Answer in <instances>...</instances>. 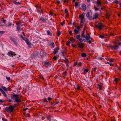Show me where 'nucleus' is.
Returning a JSON list of instances; mask_svg holds the SVG:
<instances>
[{
  "mask_svg": "<svg viewBox=\"0 0 121 121\" xmlns=\"http://www.w3.org/2000/svg\"><path fill=\"white\" fill-rule=\"evenodd\" d=\"M19 96L16 94H13L11 96V98L13 99H15L16 102H20L22 101L21 99H19Z\"/></svg>",
  "mask_w": 121,
  "mask_h": 121,
  "instance_id": "f257e3e1",
  "label": "nucleus"
},
{
  "mask_svg": "<svg viewBox=\"0 0 121 121\" xmlns=\"http://www.w3.org/2000/svg\"><path fill=\"white\" fill-rule=\"evenodd\" d=\"M14 109V107L12 105H10L8 107H6L4 108V110L6 112L9 113L12 112Z\"/></svg>",
  "mask_w": 121,
  "mask_h": 121,
  "instance_id": "f03ea898",
  "label": "nucleus"
},
{
  "mask_svg": "<svg viewBox=\"0 0 121 121\" xmlns=\"http://www.w3.org/2000/svg\"><path fill=\"white\" fill-rule=\"evenodd\" d=\"M35 7L36 9H37V11L40 15L42 13H43V11L42 9H41V7L40 6V5L39 4H37L35 5Z\"/></svg>",
  "mask_w": 121,
  "mask_h": 121,
  "instance_id": "7ed1b4c3",
  "label": "nucleus"
},
{
  "mask_svg": "<svg viewBox=\"0 0 121 121\" xmlns=\"http://www.w3.org/2000/svg\"><path fill=\"white\" fill-rule=\"evenodd\" d=\"M79 18H80L81 21L80 22V24H81V23H83L85 21V19L84 18V16L82 14L79 15Z\"/></svg>",
  "mask_w": 121,
  "mask_h": 121,
  "instance_id": "20e7f679",
  "label": "nucleus"
},
{
  "mask_svg": "<svg viewBox=\"0 0 121 121\" xmlns=\"http://www.w3.org/2000/svg\"><path fill=\"white\" fill-rule=\"evenodd\" d=\"M22 39L25 41L26 43L28 45L29 47H31V43L30 42V41L28 39H27L26 37H24V38L23 39Z\"/></svg>",
  "mask_w": 121,
  "mask_h": 121,
  "instance_id": "39448f33",
  "label": "nucleus"
},
{
  "mask_svg": "<svg viewBox=\"0 0 121 121\" xmlns=\"http://www.w3.org/2000/svg\"><path fill=\"white\" fill-rule=\"evenodd\" d=\"M7 55L9 56H11L12 57H13V56H15L16 54L15 52L10 51L8 52Z\"/></svg>",
  "mask_w": 121,
  "mask_h": 121,
  "instance_id": "423d86ee",
  "label": "nucleus"
},
{
  "mask_svg": "<svg viewBox=\"0 0 121 121\" xmlns=\"http://www.w3.org/2000/svg\"><path fill=\"white\" fill-rule=\"evenodd\" d=\"M109 47L111 49L114 50H116L118 49V46L117 45H115L114 46H112L111 45H110Z\"/></svg>",
  "mask_w": 121,
  "mask_h": 121,
  "instance_id": "0eeeda50",
  "label": "nucleus"
},
{
  "mask_svg": "<svg viewBox=\"0 0 121 121\" xmlns=\"http://www.w3.org/2000/svg\"><path fill=\"white\" fill-rule=\"evenodd\" d=\"M96 6L95 5H94V6L95 10L96 11L97 10H99L98 9L99 8H100V7H101V4H99V5L98 4H96Z\"/></svg>",
  "mask_w": 121,
  "mask_h": 121,
  "instance_id": "6e6552de",
  "label": "nucleus"
},
{
  "mask_svg": "<svg viewBox=\"0 0 121 121\" xmlns=\"http://www.w3.org/2000/svg\"><path fill=\"white\" fill-rule=\"evenodd\" d=\"M47 120H49V121H52L53 119V117L50 116H48L47 117Z\"/></svg>",
  "mask_w": 121,
  "mask_h": 121,
  "instance_id": "1a4fd4ad",
  "label": "nucleus"
},
{
  "mask_svg": "<svg viewBox=\"0 0 121 121\" xmlns=\"http://www.w3.org/2000/svg\"><path fill=\"white\" fill-rule=\"evenodd\" d=\"M10 39H11L12 41L13 42L14 44L15 45H17V43L16 41V39L12 37H10Z\"/></svg>",
  "mask_w": 121,
  "mask_h": 121,
  "instance_id": "9d476101",
  "label": "nucleus"
},
{
  "mask_svg": "<svg viewBox=\"0 0 121 121\" xmlns=\"http://www.w3.org/2000/svg\"><path fill=\"white\" fill-rule=\"evenodd\" d=\"M96 26L100 30L102 29L103 27L102 24L100 23H98V24L96 25Z\"/></svg>",
  "mask_w": 121,
  "mask_h": 121,
  "instance_id": "9b49d317",
  "label": "nucleus"
},
{
  "mask_svg": "<svg viewBox=\"0 0 121 121\" xmlns=\"http://www.w3.org/2000/svg\"><path fill=\"white\" fill-rule=\"evenodd\" d=\"M82 9L83 11H85L86 10V5L84 4H82L81 6Z\"/></svg>",
  "mask_w": 121,
  "mask_h": 121,
  "instance_id": "f8f14e48",
  "label": "nucleus"
},
{
  "mask_svg": "<svg viewBox=\"0 0 121 121\" xmlns=\"http://www.w3.org/2000/svg\"><path fill=\"white\" fill-rule=\"evenodd\" d=\"M80 35H78L76 37L77 39H78L79 41L81 42H83V40L81 38H80Z\"/></svg>",
  "mask_w": 121,
  "mask_h": 121,
  "instance_id": "ddd939ff",
  "label": "nucleus"
},
{
  "mask_svg": "<svg viewBox=\"0 0 121 121\" xmlns=\"http://www.w3.org/2000/svg\"><path fill=\"white\" fill-rule=\"evenodd\" d=\"M16 31H20L23 30L22 28H21L20 27V26H17L16 27Z\"/></svg>",
  "mask_w": 121,
  "mask_h": 121,
  "instance_id": "4468645a",
  "label": "nucleus"
},
{
  "mask_svg": "<svg viewBox=\"0 0 121 121\" xmlns=\"http://www.w3.org/2000/svg\"><path fill=\"white\" fill-rule=\"evenodd\" d=\"M78 46L79 48H82L84 47V45L83 43H80L78 44Z\"/></svg>",
  "mask_w": 121,
  "mask_h": 121,
  "instance_id": "2eb2a0df",
  "label": "nucleus"
},
{
  "mask_svg": "<svg viewBox=\"0 0 121 121\" xmlns=\"http://www.w3.org/2000/svg\"><path fill=\"white\" fill-rule=\"evenodd\" d=\"M0 91L1 92V93H2L3 95L5 97H7V95H6V94L4 92V91L1 88H0Z\"/></svg>",
  "mask_w": 121,
  "mask_h": 121,
  "instance_id": "dca6fc26",
  "label": "nucleus"
},
{
  "mask_svg": "<svg viewBox=\"0 0 121 121\" xmlns=\"http://www.w3.org/2000/svg\"><path fill=\"white\" fill-rule=\"evenodd\" d=\"M59 49V48H55L54 50L53 53L54 54H56L58 52V51Z\"/></svg>",
  "mask_w": 121,
  "mask_h": 121,
  "instance_id": "f3484780",
  "label": "nucleus"
},
{
  "mask_svg": "<svg viewBox=\"0 0 121 121\" xmlns=\"http://www.w3.org/2000/svg\"><path fill=\"white\" fill-rule=\"evenodd\" d=\"M98 16V14L97 13H96L95 14L93 15V19H96L97 18Z\"/></svg>",
  "mask_w": 121,
  "mask_h": 121,
  "instance_id": "a211bd4d",
  "label": "nucleus"
},
{
  "mask_svg": "<svg viewBox=\"0 0 121 121\" xmlns=\"http://www.w3.org/2000/svg\"><path fill=\"white\" fill-rule=\"evenodd\" d=\"M86 39L87 40H89L90 39L91 37L89 35V34H88L86 36V37H85Z\"/></svg>",
  "mask_w": 121,
  "mask_h": 121,
  "instance_id": "6ab92c4d",
  "label": "nucleus"
},
{
  "mask_svg": "<svg viewBox=\"0 0 121 121\" xmlns=\"http://www.w3.org/2000/svg\"><path fill=\"white\" fill-rule=\"evenodd\" d=\"M45 18H44L42 17H41L40 18V20H41L43 22H46V20L45 19Z\"/></svg>",
  "mask_w": 121,
  "mask_h": 121,
  "instance_id": "aec40b11",
  "label": "nucleus"
},
{
  "mask_svg": "<svg viewBox=\"0 0 121 121\" xmlns=\"http://www.w3.org/2000/svg\"><path fill=\"white\" fill-rule=\"evenodd\" d=\"M116 69H117V70L115 71V72L116 73H118L119 72L118 71L121 70V69H119L118 66L117 67Z\"/></svg>",
  "mask_w": 121,
  "mask_h": 121,
  "instance_id": "412c9836",
  "label": "nucleus"
},
{
  "mask_svg": "<svg viewBox=\"0 0 121 121\" xmlns=\"http://www.w3.org/2000/svg\"><path fill=\"white\" fill-rule=\"evenodd\" d=\"M12 25V23H11L9 22V24L8 25L6 24L5 25L6 26V27H10L11 25Z\"/></svg>",
  "mask_w": 121,
  "mask_h": 121,
  "instance_id": "4be33fe9",
  "label": "nucleus"
},
{
  "mask_svg": "<svg viewBox=\"0 0 121 121\" xmlns=\"http://www.w3.org/2000/svg\"><path fill=\"white\" fill-rule=\"evenodd\" d=\"M69 39L71 42H74L75 41V39L73 37H71Z\"/></svg>",
  "mask_w": 121,
  "mask_h": 121,
  "instance_id": "5701e85b",
  "label": "nucleus"
},
{
  "mask_svg": "<svg viewBox=\"0 0 121 121\" xmlns=\"http://www.w3.org/2000/svg\"><path fill=\"white\" fill-rule=\"evenodd\" d=\"M81 56L83 57H86L87 56V55L85 53H82L81 55Z\"/></svg>",
  "mask_w": 121,
  "mask_h": 121,
  "instance_id": "b1692460",
  "label": "nucleus"
},
{
  "mask_svg": "<svg viewBox=\"0 0 121 121\" xmlns=\"http://www.w3.org/2000/svg\"><path fill=\"white\" fill-rule=\"evenodd\" d=\"M45 64L47 66H49L51 65V63L49 62H45Z\"/></svg>",
  "mask_w": 121,
  "mask_h": 121,
  "instance_id": "393cba45",
  "label": "nucleus"
},
{
  "mask_svg": "<svg viewBox=\"0 0 121 121\" xmlns=\"http://www.w3.org/2000/svg\"><path fill=\"white\" fill-rule=\"evenodd\" d=\"M17 1H13V3L16 5L19 4H20L19 2H17Z\"/></svg>",
  "mask_w": 121,
  "mask_h": 121,
  "instance_id": "a878e982",
  "label": "nucleus"
},
{
  "mask_svg": "<svg viewBox=\"0 0 121 121\" xmlns=\"http://www.w3.org/2000/svg\"><path fill=\"white\" fill-rule=\"evenodd\" d=\"M5 33V31H0V37L1 36L3 35Z\"/></svg>",
  "mask_w": 121,
  "mask_h": 121,
  "instance_id": "bb28decb",
  "label": "nucleus"
},
{
  "mask_svg": "<svg viewBox=\"0 0 121 121\" xmlns=\"http://www.w3.org/2000/svg\"><path fill=\"white\" fill-rule=\"evenodd\" d=\"M1 88L4 91H7V88L5 87L2 86L1 87Z\"/></svg>",
  "mask_w": 121,
  "mask_h": 121,
  "instance_id": "cd10ccee",
  "label": "nucleus"
},
{
  "mask_svg": "<svg viewBox=\"0 0 121 121\" xmlns=\"http://www.w3.org/2000/svg\"><path fill=\"white\" fill-rule=\"evenodd\" d=\"M47 34L48 35H49L50 36H51L52 35V34L51 33L50 31L49 30H47Z\"/></svg>",
  "mask_w": 121,
  "mask_h": 121,
  "instance_id": "c85d7f7f",
  "label": "nucleus"
},
{
  "mask_svg": "<svg viewBox=\"0 0 121 121\" xmlns=\"http://www.w3.org/2000/svg\"><path fill=\"white\" fill-rule=\"evenodd\" d=\"M110 15L108 14H106V18L107 19H108L109 18Z\"/></svg>",
  "mask_w": 121,
  "mask_h": 121,
  "instance_id": "c756f323",
  "label": "nucleus"
},
{
  "mask_svg": "<svg viewBox=\"0 0 121 121\" xmlns=\"http://www.w3.org/2000/svg\"><path fill=\"white\" fill-rule=\"evenodd\" d=\"M96 4H98L99 5V4H101V2L99 0H97Z\"/></svg>",
  "mask_w": 121,
  "mask_h": 121,
  "instance_id": "7c9ffc66",
  "label": "nucleus"
},
{
  "mask_svg": "<svg viewBox=\"0 0 121 121\" xmlns=\"http://www.w3.org/2000/svg\"><path fill=\"white\" fill-rule=\"evenodd\" d=\"M86 35L85 33H82L81 35V36L82 37L85 38L86 37Z\"/></svg>",
  "mask_w": 121,
  "mask_h": 121,
  "instance_id": "2f4dec72",
  "label": "nucleus"
},
{
  "mask_svg": "<svg viewBox=\"0 0 121 121\" xmlns=\"http://www.w3.org/2000/svg\"><path fill=\"white\" fill-rule=\"evenodd\" d=\"M78 5V2H75L74 5L75 7H76Z\"/></svg>",
  "mask_w": 121,
  "mask_h": 121,
  "instance_id": "473e14b6",
  "label": "nucleus"
},
{
  "mask_svg": "<svg viewBox=\"0 0 121 121\" xmlns=\"http://www.w3.org/2000/svg\"><path fill=\"white\" fill-rule=\"evenodd\" d=\"M65 62L66 64H69V61L68 60V59H66L65 60Z\"/></svg>",
  "mask_w": 121,
  "mask_h": 121,
  "instance_id": "72a5a7b5",
  "label": "nucleus"
},
{
  "mask_svg": "<svg viewBox=\"0 0 121 121\" xmlns=\"http://www.w3.org/2000/svg\"><path fill=\"white\" fill-rule=\"evenodd\" d=\"M74 32L75 33L77 34L79 32V31L78 30H77L75 29L74 30Z\"/></svg>",
  "mask_w": 121,
  "mask_h": 121,
  "instance_id": "f704fd0d",
  "label": "nucleus"
},
{
  "mask_svg": "<svg viewBox=\"0 0 121 121\" xmlns=\"http://www.w3.org/2000/svg\"><path fill=\"white\" fill-rule=\"evenodd\" d=\"M67 71H65L63 73H62L63 75L64 76H66L67 74Z\"/></svg>",
  "mask_w": 121,
  "mask_h": 121,
  "instance_id": "c9c22d12",
  "label": "nucleus"
},
{
  "mask_svg": "<svg viewBox=\"0 0 121 121\" xmlns=\"http://www.w3.org/2000/svg\"><path fill=\"white\" fill-rule=\"evenodd\" d=\"M105 63V64H108L109 65H110V66H112L113 65V64H110V63H109V62H107L106 63Z\"/></svg>",
  "mask_w": 121,
  "mask_h": 121,
  "instance_id": "e433bc0d",
  "label": "nucleus"
},
{
  "mask_svg": "<svg viewBox=\"0 0 121 121\" xmlns=\"http://www.w3.org/2000/svg\"><path fill=\"white\" fill-rule=\"evenodd\" d=\"M25 116L26 117H28L30 116V115L29 113H27L25 115Z\"/></svg>",
  "mask_w": 121,
  "mask_h": 121,
  "instance_id": "4c0bfd02",
  "label": "nucleus"
},
{
  "mask_svg": "<svg viewBox=\"0 0 121 121\" xmlns=\"http://www.w3.org/2000/svg\"><path fill=\"white\" fill-rule=\"evenodd\" d=\"M2 21L4 23H5L6 22V20H5L3 18H2Z\"/></svg>",
  "mask_w": 121,
  "mask_h": 121,
  "instance_id": "58836bf2",
  "label": "nucleus"
},
{
  "mask_svg": "<svg viewBox=\"0 0 121 121\" xmlns=\"http://www.w3.org/2000/svg\"><path fill=\"white\" fill-rule=\"evenodd\" d=\"M78 62L77 61H76L74 63V65H73V66H75L76 65H77L78 64Z\"/></svg>",
  "mask_w": 121,
  "mask_h": 121,
  "instance_id": "ea45409f",
  "label": "nucleus"
},
{
  "mask_svg": "<svg viewBox=\"0 0 121 121\" xmlns=\"http://www.w3.org/2000/svg\"><path fill=\"white\" fill-rule=\"evenodd\" d=\"M61 34V32L60 31H58L57 32V35L58 36H60Z\"/></svg>",
  "mask_w": 121,
  "mask_h": 121,
  "instance_id": "a19ab883",
  "label": "nucleus"
},
{
  "mask_svg": "<svg viewBox=\"0 0 121 121\" xmlns=\"http://www.w3.org/2000/svg\"><path fill=\"white\" fill-rule=\"evenodd\" d=\"M6 78L8 81H9L10 79V77H9L7 76L6 77Z\"/></svg>",
  "mask_w": 121,
  "mask_h": 121,
  "instance_id": "79ce46f5",
  "label": "nucleus"
},
{
  "mask_svg": "<svg viewBox=\"0 0 121 121\" xmlns=\"http://www.w3.org/2000/svg\"><path fill=\"white\" fill-rule=\"evenodd\" d=\"M76 88L77 90H79L80 89V87L78 86H77L76 87Z\"/></svg>",
  "mask_w": 121,
  "mask_h": 121,
  "instance_id": "37998d69",
  "label": "nucleus"
},
{
  "mask_svg": "<svg viewBox=\"0 0 121 121\" xmlns=\"http://www.w3.org/2000/svg\"><path fill=\"white\" fill-rule=\"evenodd\" d=\"M98 87L99 88V89L100 90H101L102 89V87L100 85H99L98 86Z\"/></svg>",
  "mask_w": 121,
  "mask_h": 121,
  "instance_id": "c03bdc74",
  "label": "nucleus"
},
{
  "mask_svg": "<svg viewBox=\"0 0 121 121\" xmlns=\"http://www.w3.org/2000/svg\"><path fill=\"white\" fill-rule=\"evenodd\" d=\"M51 44L52 45V48H53L54 47H55V45L54 44L53 42H52L51 43Z\"/></svg>",
  "mask_w": 121,
  "mask_h": 121,
  "instance_id": "a18cd8bd",
  "label": "nucleus"
},
{
  "mask_svg": "<svg viewBox=\"0 0 121 121\" xmlns=\"http://www.w3.org/2000/svg\"><path fill=\"white\" fill-rule=\"evenodd\" d=\"M20 22H18L16 23V24L17 25V26H20Z\"/></svg>",
  "mask_w": 121,
  "mask_h": 121,
  "instance_id": "49530a36",
  "label": "nucleus"
},
{
  "mask_svg": "<svg viewBox=\"0 0 121 121\" xmlns=\"http://www.w3.org/2000/svg\"><path fill=\"white\" fill-rule=\"evenodd\" d=\"M71 42L70 41H69L68 42V43H66V45L68 46L69 45V44Z\"/></svg>",
  "mask_w": 121,
  "mask_h": 121,
  "instance_id": "de8ad7c7",
  "label": "nucleus"
},
{
  "mask_svg": "<svg viewBox=\"0 0 121 121\" xmlns=\"http://www.w3.org/2000/svg\"><path fill=\"white\" fill-rule=\"evenodd\" d=\"M92 69L95 72L97 69V68L96 67H95L93 68H92Z\"/></svg>",
  "mask_w": 121,
  "mask_h": 121,
  "instance_id": "09e8293b",
  "label": "nucleus"
},
{
  "mask_svg": "<svg viewBox=\"0 0 121 121\" xmlns=\"http://www.w3.org/2000/svg\"><path fill=\"white\" fill-rule=\"evenodd\" d=\"M82 65V63L81 62H79L78 64V66H81Z\"/></svg>",
  "mask_w": 121,
  "mask_h": 121,
  "instance_id": "8fccbe9b",
  "label": "nucleus"
},
{
  "mask_svg": "<svg viewBox=\"0 0 121 121\" xmlns=\"http://www.w3.org/2000/svg\"><path fill=\"white\" fill-rule=\"evenodd\" d=\"M65 24V22L64 21H63V22H61V24L62 26H63Z\"/></svg>",
  "mask_w": 121,
  "mask_h": 121,
  "instance_id": "3c124183",
  "label": "nucleus"
},
{
  "mask_svg": "<svg viewBox=\"0 0 121 121\" xmlns=\"http://www.w3.org/2000/svg\"><path fill=\"white\" fill-rule=\"evenodd\" d=\"M86 16L88 18L89 17V12L87 13L86 14Z\"/></svg>",
  "mask_w": 121,
  "mask_h": 121,
  "instance_id": "603ef678",
  "label": "nucleus"
},
{
  "mask_svg": "<svg viewBox=\"0 0 121 121\" xmlns=\"http://www.w3.org/2000/svg\"><path fill=\"white\" fill-rule=\"evenodd\" d=\"M2 120L3 121H8L7 119L4 118H2Z\"/></svg>",
  "mask_w": 121,
  "mask_h": 121,
  "instance_id": "864d4df0",
  "label": "nucleus"
},
{
  "mask_svg": "<svg viewBox=\"0 0 121 121\" xmlns=\"http://www.w3.org/2000/svg\"><path fill=\"white\" fill-rule=\"evenodd\" d=\"M28 109V108H23V110L24 111H25L26 110H27Z\"/></svg>",
  "mask_w": 121,
  "mask_h": 121,
  "instance_id": "5fc2aeb1",
  "label": "nucleus"
},
{
  "mask_svg": "<svg viewBox=\"0 0 121 121\" xmlns=\"http://www.w3.org/2000/svg\"><path fill=\"white\" fill-rule=\"evenodd\" d=\"M65 13H67L68 12V11L67 9H65Z\"/></svg>",
  "mask_w": 121,
  "mask_h": 121,
  "instance_id": "6e6d98bb",
  "label": "nucleus"
},
{
  "mask_svg": "<svg viewBox=\"0 0 121 121\" xmlns=\"http://www.w3.org/2000/svg\"><path fill=\"white\" fill-rule=\"evenodd\" d=\"M99 37L101 38L102 39H104V36L100 35L99 36Z\"/></svg>",
  "mask_w": 121,
  "mask_h": 121,
  "instance_id": "4d7b16f0",
  "label": "nucleus"
},
{
  "mask_svg": "<svg viewBox=\"0 0 121 121\" xmlns=\"http://www.w3.org/2000/svg\"><path fill=\"white\" fill-rule=\"evenodd\" d=\"M20 37L22 38V39L24 38V37H23L22 35H21L20 36Z\"/></svg>",
  "mask_w": 121,
  "mask_h": 121,
  "instance_id": "13d9d810",
  "label": "nucleus"
},
{
  "mask_svg": "<svg viewBox=\"0 0 121 121\" xmlns=\"http://www.w3.org/2000/svg\"><path fill=\"white\" fill-rule=\"evenodd\" d=\"M43 100L44 102H48V101L46 99H43Z\"/></svg>",
  "mask_w": 121,
  "mask_h": 121,
  "instance_id": "bf43d9fd",
  "label": "nucleus"
},
{
  "mask_svg": "<svg viewBox=\"0 0 121 121\" xmlns=\"http://www.w3.org/2000/svg\"><path fill=\"white\" fill-rule=\"evenodd\" d=\"M114 2L116 4H118V1L117 0H116L114 1Z\"/></svg>",
  "mask_w": 121,
  "mask_h": 121,
  "instance_id": "052dcab7",
  "label": "nucleus"
},
{
  "mask_svg": "<svg viewBox=\"0 0 121 121\" xmlns=\"http://www.w3.org/2000/svg\"><path fill=\"white\" fill-rule=\"evenodd\" d=\"M53 59L54 60H56L57 59V57L56 56H54L53 57Z\"/></svg>",
  "mask_w": 121,
  "mask_h": 121,
  "instance_id": "680f3d73",
  "label": "nucleus"
},
{
  "mask_svg": "<svg viewBox=\"0 0 121 121\" xmlns=\"http://www.w3.org/2000/svg\"><path fill=\"white\" fill-rule=\"evenodd\" d=\"M64 2L65 3H68V1L67 0H65L64 1Z\"/></svg>",
  "mask_w": 121,
  "mask_h": 121,
  "instance_id": "e2e57ef3",
  "label": "nucleus"
},
{
  "mask_svg": "<svg viewBox=\"0 0 121 121\" xmlns=\"http://www.w3.org/2000/svg\"><path fill=\"white\" fill-rule=\"evenodd\" d=\"M17 106V104H15L13 106L14 107V108Z\"/></svg>",
  "mask_w": 121,
  "mask_h": 121,
  "instance_id": "0e129e2a",
  "label": "nucleus"
},
{
  "mask_svg": "<svg viewBox=\"0 0 121 121\" xmlns=\"http://www.w3.org/2000/svg\"><path fill=\"white\" fill-rule=\"evenodd\" d=\"M69 34L70 35H71L72 34V31H69Z\"/></svg>",
  "mask_w": 121,
  "mask_h": 121,
  "instance_id": "69168bd1",
  "label": "nucleus"
},
{
  "mask_svg": "<svg viewBox=\"0 0 121 121\" xmlns=\"http://www.w3.org/2000/svg\"><path fill=\"white\" fill-rule=\"evenodd\" d=\"M84 71L85 72H86V73H87L88 72V69H85Z\"/></svg>",
  "mask_w": 121,
  "mask_h": 121,
  "instance_id": "338daca9",
  "label": "nucleus"
},
{
  "mask_svg": "<svg viewBox=\"0 0 121 121\" xmlns=\"http://www.w3.org/2000/svg\"><path fill=\"white\" fill-rule=\"evenodd\" d=\"M49 14L50 15H52L53 14V13L52 12H50Z\"/></svg>",
  "mask_w": 121,
  "mask_h": 121,
  "instance_id": "774afa93",
  "label": "nucleus"
}]
</instances>
